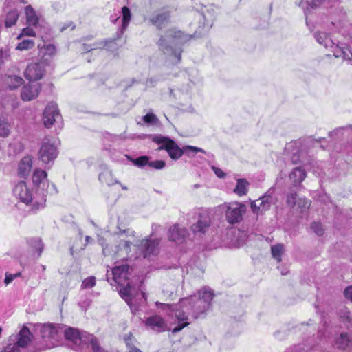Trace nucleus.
Instances as JSON below:
<instances>
[{"mask_svg": "<svg viewBox=\"0 0 352 352\" xmlns=\"http://www.w3.org/2000/svg\"><path fill=\"white\" fill-rule=\"evenodd\" d=\"M213 297L212 290L208 287H204L198 292L197 295L181 299L177 305H174L175 316L178 323L173 329L172 333L180 331L189 324V315H192L195 318L205 315L210 309Z\"/></svg>", "mask_w": 352, "mask_h": 352, "instance_id": "f257e3e1", "label": "nucleus"}, {"mask_svg": "<svg viewBox=\"0 0 352 352\" xmlns=\"http://www.w3.org/2000/svg\"><path fill=\"white\" fill-rule=\"evenodd\" d=\"M192 36L176 29H170L162 35L157 42L159 49L170 56H174L179 62L183 52L182 45L192 38Z\"/></svg>", "mask_w": 352, "mask_h": 352, "instance_id": "f03ea898", "label": "nucleus"}, {"mask_svg": "<svg viewBox=\"0 0 352 352\" xmlns=\"http://www.w3.org/2000/svg\"><path fill=\"white\" fill-rule=\"evenodd\" d=\"M129 265H118L112 269L111 274L113 276V280L120 286H123L119 290L120 296L130 307L132 313L135 314L136 312L138 311V307L133 302L132 297L133 295L134 288L131 285V283L127 282L126 285H124V283H123V280H127L129 279Z\"/></svg>", "mask_w": 352, "mask_h": 352, "instance_id": "7ed1b4c3", "label": "nucleus"}, {"mask_svg": "<svg viewBox=\"0 0 352 352\" xmlns=\"http://www.w3.org/2000/svg\"><path fill=\"white\" fill-rule=\"evenodd\" d=\"M64 335L67 340H71L76 345L85 342L91 345L93 351H100L98 341L92 334L87 332L80 333L78 329L69 327L64 331Z\"/></svg>", "mask_w": 352, "mask_h": 352, "instance_id": "20e7f679", "label": "nucleus"}, {"mask_svg": "<svg viewBox=\"0 0 352 352\" xmlns=\"http://www.w3.org/2000/svg\"><path fill=\"white\" fill-rule=\"evenodd\" d=\"M58 155V148L55 142L48 138H45L41 142L38 153V160L50 168Z\"/></svg>", "mask_w": 352, "mask_h": 352, "instance_id": "39448f33", "label": "nucleus"}, {"mask_svg": "<svg viewBox=\"0 0 352 352\" xmlns=\"http://www.w3.org/2000/svg\"><path fill=\"white\" fill-rule=\"evenodd\" d=\"M153 141L160 146L158 150H166L170 157L177 160L182 156V148H180L176 142L168 137L155 135Z\"/></svg>", "mask_w": 352, "mask_h": 352, "instance_id": "423d86ee", "label": "nucleus"}, {"mask_svg": "<svg viewBox=\"0 0 352 352\" xmlns=\"http://www.w3.org/2000/svg\"><path fill=\"white\" fill-rule=\"evenodd\" d=\"M274 192V188H271L259 199L252 201L250 203L252 212L258 216L269 210L271 206L276 202V198L273 196Z\"/></svg>", "mask_w": 352, "mask_h": 352, "instance_id": "0eeeda50", "label": "nucleus"}, {"mask_svg": "<svg viewBox=\"0 0 352 352\" xmlns=\"http://www.w3.org/2000/svg\"><path fill=\"white\" fill-rule=\"evenodd\" d=\"M226 204L225 212L226 221L232 225L238 223L243 220V217L246 212V206L241 202L234 201Z\"/></svg>", "mask_w": 352, "mask_h": 352, "instance_id": "6e6552de", "label": "nucleus"}, {"mask_svg": "<svg viewBox=\"0 0 352 352\" xmlns=\"http://www.w3.org/2000/svg\"><path fill=\"white\" fill-rule=\"evenodd\" d=\"M45 65L44 63H32L27 66L24 75L30 82H34V81L41 79L45 75Z\"/></svg>", "mask_w": 352, "mask_h": 352, "instance_id": "1a4fd4ad", "label": "nucleus"}, {"mask_svg": "<svg viewBox=\"0 0 352 352\" xmlns=\"http://www.w3.org/2000/svg\"><path fill=\"white\" fill-rule=\"evenodd\" d=\"M61 119L57 104L54 102L47 104L43 111V120L45 126L50 128L54 122L61 121Z\"/></svg>", "mask_w": 352, "mask_h": 352, "instance_id": "9d476101", "label": "nucleus"}, {"mask_svg": "<svg viewBox=\"0 0 352 352\" xmlns=\"http://www.w3.org/2000/svg\"><path fill=\"white\" fill-rule=\"evenodd\" d=\"M41 336L46 341L57 340L62 333V329L59 324H43L38 325Z\"/></svg>", "mask_w": 352, "mask_h": 352, "instance_id": "9b49d317", "label": "nucleus"}, {"mask_svg": "<svg viewBox=\"0 0 352 352\" xmlns=\"http://www.w3.org/2000/svg\"><path fill=\"white\" fill-rule=\"evenodd\" d=\"M302 142L300 140L292 141L285 147V153L290 155L293 164L304 163L302 152L300 151Z\"/></svg>", "mask_w": 352, "mask_h": 352, "instance_id": "f8f14e48", "label": "nucleus"}, {"mask_svg": "<svg viewBox=\"0 0 352 352\" xmlns=\"http://www.w3.org/2000/svg\"><path fill=\"white\" fill-rule=\"evenodd\" d=\"M210 225V217L206 214H200L197 221L191 226L190 230L195 236L201 237L209 230Z\"/></svg>", "mask_w": 352, "mask_h": 352, "instance_id": "ddd939ff", "label": "nucleus"}, {"mask_svg": "<svg viewBox=\"0 0 352 352\" xmlns=\"http://www.w3.org/2000/svg\"><path fill=\"white\" fill-rule=\"evenodd\" d=\"M13 193L16 197L25 204H28L32 201V190L23 181H21L15 185Z\"/></svg>", "mask_w": 352, "mask_h": 352, "instance_id": "4468645a", "label": "nucleus"}, {"mask_svg": "<svg viewBox=\"0 0 352 352\" xmlns=\"http://www.w3.org/2000/svg\"><path fill=\"white\" fill-rule=\"evenodd\" d=\"M41 90V85L38 82H30L23 87L21 97L23 101H31L36 99Z\"/></svg>", "mask_w": 352, "mask_h": 352, "instance_id": "2eb2a0df", "label": "nucleus"}, {"mask_svg": "<svg viewBox=\"0 0 352 352\" xmlns=\"http://www.w3.org/2000/svg\"><path fill=\"white\" fill-rule=\"evenodd\" d=\"M189 237L190 233L185 227L175 224L169 229L168 238L176 243H182Z\"/></svg>", "mask_w": 352, "mask_h": 352, "instance_id": "dca6fc26", "label": "nucleus"}, {"mask_svg": "<svg viewBox=\"0 0 352 352\" xmlns=\"http://www.w3.org/2000/svg\"><path fill=\"white\" fill-rule=\"evenodd\" d=\"M158 239H144L141 241L140 246L144 258L155 255L158 252Z\"/></svg>", "mask_w": 352, "mask_h": 352, "instance_id": "f3484780", "label": "nucleus"}, {"mask_svg": "<svg viewBox=\"0 0 352 352\" xmlns=\"http://www.w3.org/2000/svg\"><path fill=\"white\" fill-rule=\"evenodd\" d=\"M32 338V333L29 329L26 327H23L19 333L15 336V339L17 340L14 344H11V347H14L15 349L19 350L21 352L20 348H24L30 342Z\"/></svg>", "mask_w": 352, "mask_h": 352, "instance_id": "a211bd4d", "label": "nucleus"}, {"mask_svg": "<svg viewBox=\"0 0 352 352\" xmlns=\"http://www.w3.org/2000/svg\"><path fill=\"white\" fill-rule=\"evenodd\" d=\"M170 12L168 11H160L153 14L150 18V22L159 29H162L169 22Z\"/></svg>", "mask_w": 352, "mask_h": 352, "instance_id": "6ab92c4d", "label": "nucleus"}, {"mask_svg": "<svg viewBox=\"0 0 352 352\" xmlns=\"http://www.w3.org/2000/svg\"><path fill=\"white\" fill-rule=\"evenodd\" d=\"M328 49L333 52V56L336 58L352 60V52L347 47L341 46L334 41L333 46Z\"/></svg>", "mask_w": 352, "mask_h": 352, "instance_id": "aec40b11", "label": "nucleus"}, {"mask_svg": "<svg viewBox=\"0 0 352 352\" xmlns=\"http://www.w3.org/2000/svg\"><path fill=\"white\" fill-rule=\"evenodd\" d=\"M145 324L157 332L165 331L166 326L164 320L157 315L148 317L145 321Z\"/></svg>", "mask_w": 352, "mask_h": 352, "instance_id": "412c9836", "label": "nucleus"}, {"mask_svg": "<svg viewBox=\"0 0 352 352\" xmlns=\"http://www.w3.org/2000/svg\"><path fill=\"white\" fill-rule=\"evenodd\" d=\"M32 168V157L30 155L23 157L19 163L18 174L21 177L26 178Z\"/></svg>", "mask_w": 352, "mask_h": 352, "instance_id": "4be33fe9", "label": "nucleus"}, {"mask_svg": "<svg viewBox=\"0 0 352 352\" xmlns=\"http://www.w3.org/2000/svg\"><path fill=\"white\" fill-rule=\"evenodd\" d=\"M314 36L316 41L326 49L332 47L334 43L331 34L323 31L316 32Z\"/></svg>", "mask_w": 352, "mask_h": 352, "instance_id": "5701e85b", "label": "nucleus"}, {"mask_svg": "<svg viewBox=\"0 0 352 352\" xmlns=\"http://www.w3.org/2000/svg\"><path fill=\"white\" fill-rule=\"evenodd\" d=\"M337 348L342 350L352 348V338L348 333H342L335 340Z\"/></svg>", "mask_w": 352, "mask_h": 352, "instance_id": "b1692460", "label": "nucleus"}, {"mask_svg": "<svg viewBox=\"0 0 352 352\" xmlns=\"http://www.w3.org/2000/svg\"><path fill=\"white\" fill-rule=\"evenodd\" d=\"M305 171L300 167H296L294 168L289 176V179L295 186L300 184V183L305 179Z\"/></svg>", "mask_w": 352, "mask_h": 352, "instance_id": "393cba45", "label": "nucleus"}, {"mask_svg": "<svg viewBox=\"0 0 352 352\" xmlns=\"http://www.w3.org/2000/svg\"><path fill=\"white\" fill-rule=\"evenodd\" d=\"M122 24L121 28L118 32V36L117 37L119 38L124 32L126 30L129 21H131V13L130 9L124 6L122 9Z\"/></svg>", "mask_w": 352, "mask_h": 352, "instance_id": "a878e982", "label": "nucleus"}, {"mask_svg": "<svg viewBox=\"0 0 352 352\" xmlns=\"http://www.w3.org/2000/svg\"><path fill=\"white\" fill-rule=\"evenodd\" d=\"M47 174L46 171L41 170L40 168H36L33 173L32 175V182L33 184L38 186L41 187V185L45 186V182L47 180Z\"/></svg>", "mask_w": 352, "mask_h": 352, "instance_id": "bb28decb", "label": "nucleus"}, {"mask_svg": "<svg viewBox=\"0 0 352 352\" xmlns=\"http://www.w3.org/2000/svg\"><path fill=\"white\" fill-rule=\"evenodd\" d=\"M98 179L101 183L108 186L118 183V181L113 178L111 171L107 168H104L99 174Z\"/></svg>", "mask_w": 352, "mask_h": 352, "instance_id": "cd10ccee", "label": "nucleus"}, {"mask_svg": "<svg viewBox=\"0 0 352 352\" xmlns=\"http://www.w3.org/2000/svg\"><path fill=\"white\" fill-rule=\"evenodd\" d=\"M26 15L27 24L29 26L36 27L38 23V17L36 12L31 6H28L25 8Z\"/></svg>", "mask_w": 352, "mask_h": 352, "instance_id": "c85d7f7f", "label": "nucleus"}, {"mask_svg": "<svg viewBox=\"0 0 352 352\" xmlns=\"http://www.w3.org/2000/svg\"><path fill=\"white\" fill-rule=\"evenodd\" d=\"M24 149L23 144L19 140H14L8 146V156H14L21 153Z\"/></svg>", "mask_w": 352, "mask_h": 352, "instance_id": "c756f323", "label": "nucleus"}, {"mask_svg": "<svg viewBox=\"0 0 352 352\" xmlns=\"http://www.w3.org/2000/svg\"><path fill=\"white\" fill-rule=\"evenodd\" d=\"M340 321L347 328L352 327V313L346 307L340 310Z\"/></svg>", "mask_w": 352, "mask_h": 352, "instance_id": "7c9ffc66", "label": "nucleus"}, {"mask_svg": "<svg viewBox=\"0 0 352 352\" xmlns=\"http://www.w3.org/2000/svg\"><path fill=\"white\" fill-rule=\"evenodd\" d=\"M249 182L245 179H239L237 180L236 185L234 192L239 196L245 195L248 192Z\"/></svg>", "mask_w": 352, "mask_h": 352, "instance_id": "2f4dec72", "label": "nucleus"}, {"mask_svg": "<svg viewBox=\"0 0 352 352\" xmlns=\"http://www.w3.org/2000/svg\"><path fill=\"white\" fill-rule=\"evenodd\" d=\"M5 80L10 89L19 87L23 82V79L18 76H8Z\"/></svg>", "mask_w": 352, "mask_h": 352, "instance_id": "473e14b6", "label": "nucleus"}, {"mask_svg": "<svg viewBox=\"0 0 352 352\" xmlns=\"http://www.w3.org/2000/svg\"><path fill=\"white\" fill-rule=\"evenodd\" d=\"M19 14L17 10H11L6 16L5 26L8 28L14 25L19 19Z\"/></svg>", "mask_w": 352, "mask_h": 352, "instance_id": "72a5a7b5", "label": "nucleus"}, {"mask_svg": "<svg viewBox=\"0 0 352 352\" xmlns=\"http://www.w3.org/2000/svg\"><path fill=\"white\" fill-rule=\"evenodd\" d=\"M199 152L206 153V151L204 149L199 147L189 145L184 146L182 147V155L184 154L190 157H194Z\"/></svg>", "mask_w": 352, "mask_h": 352, "instance_id": "f704fd0d", "label": "nucleus"}, {"mask_svg": "<svg viewBox=\"0 0 352 352\" xmlns=\"http://www.w3.org/2000/svg\"><path fill=\"white\" fill-rule=\"evenodd\" d=\"M29 245L38 252V256H40L43 250V243L39 238H34L28 240Z\"/></svg>", "mask_w": 352, "mask_h": 352, "instance_id": "c9c22d12", "label": "nucleus"}, {"mask_svg": "<svg viewBox=\"0 0 352 352\" xmlns=\"http://www.w3.org/2000/svg\"><path fill=\"white\" fill-rule=\"evenodd\" d=\"M10 132V125L6 118H0V137H7Z\"/></svg>", "mask_w": 352, "mask_h": 352, "instance_id": "e433bc0d", "label": "nucleus"}, {"mask_svg": "<svg viewBox=\"0 0 352 352\" xmlns=\"http://www.w3.org/2000/svg\"><path fill=\"white\" fill-rule=\"evenodd\" d=\"M284 250V245L283 244H277L272 246L271 251L272 255L278 262L281 261V256Z\"/></svg>", "mask_w": 352, "mask_h": 352, "instance_id": "4c0bfd02", "label": "nucleus"}, {"mask_svg": "<svg viewBox=\"0 0 352 352\" xmlns=\"http://www.w3.org/2000/svg\"><path fill=\"white\" fill-rule=\"evenodd\" d=\"M126 157L136 166L143 167L146 165L148 166L149 157L148 156H141L136 159H133L129 155Z\"/></svg>", "mask_w": 352, "mask_h": 352, "instance_id": "58836bf2", "label": "nucleus"}, {"mask_svg": "<svg viewBox=\"0 0 352 352\" xmlns=\"http://www.w3.org/2000/svg\"><path fill=\"white\" fill-rule=\"evenodd\" d=\"M34 46V42L32 39H25L20 42L16 49L19 50H27L32 49Z\"/></svg>", "mask_w": 352, "mask_h": 352, "instance_id": "ea45409f", "label": "nucleus"}, {"mask_svg": "<svg viewBox=\"0 0 352 352\" xmlns=\"http://www.w3.org/2000/svg\"><path fill=\"white\" fill-rule=\"evenodd\" d=\"M131 243L130 241L121 240L117 246L118 252L123 251L125 254L128 255L131 251Z\"/></svg>", "mask_w": 352, "mask_h": 352, "instance_id": "a19ab883", "label": "nucleus"}, {"mask_svg": "<svg viewBox=\"0 0 352 352\" xmlns=\"http://www.w3.org/2000/svg\"><path fill=\"white\" fill-rule=\"evenodd\" d=\"M117 39H118V37L113 39H107L94 43L91 45L92 50L96 49H103L104 47L107 46L108 43L115 42Z\"/></svg>", "mask_w": 352, "mask_h": 352, "instance_id": "79ce46f5", "label": "nucleus"}, {"mask_svg": "<svg viewBox=\"0 0 352 352\" xmlns=\"http://www.w3.org/2000/svg\"><path fill=\"white\" fill-rule=\"evenodd\" d=\"M297 196L296 192L290 190V192L287 195V205L292 208L294 207L296 204Z\"/></svg>", "mask_w": 352, "mask_h": 352, "instance_id": "37998d69", "label": "nucleus"}, {"mask_svg": "<svg viewBox=\"0 0 352 352\" xmlns=\"http://www.w3.org/2000/svg\"><path fill=\"white\" fill-rule=\"evenodd\" d=\"M96 285V278L94 276H89L85 278L81 285L82 289L91 288Z\"/></svg>", "mask_w": 352, "mask_h": 352, "instance_id": "c03bdc74", "label": "nucleus"}, {"mask_svg": "<svg viewBox=\"0 0 352 352\" xmlns=\"http://www.w3.org/2000/svg\"><path fill=\"white\" fill-rule=\"evenodd\" d=\"M142 120L145 123L148 124H155L159 121L157 116L152 113H147L146 116H143Z\"/></svg>", "mask_w": 352, "mask_h": 352, "instance_id": "a18cd8bd", "label": "nucleus"}, {"mask_svg": "<svg viewBox=\"0 0 352 352\" xmlns=\"http://www.w3.org/2000/svg\"><path fill=\"white\" fill-rule=\"evenodd\" d=\"M311 229L318 235L322 236L324 234V228L320 223L314 222L311 224Z\"/></svg>", "mask_w": 352, "mask_h": 352, "instance_id": "49530a36", "label": "nucleus"}, {"mask_svg": "<svg viewBox=\"0 0 352 352\" xmlns=\"http://www.w3.org/2000/svg\"><path fill=\"white\" fill-rule=\"evenodd\" d=\"M166 166V163L163 160H156L153 162H148V166L157 170H162Z\"/></svg>", "mask_w": 352, "mask_h": 352, "instance_id": "de8ad7c7", "label": "nucleus"}, {"mask_svg": "<svg viewBox=\"0 0 352 352\" xmlns=\"http://www.w3.org/2000/svg\"><path fill=\"white\" fill-rule=\"evenodd\" d=\"M309 6L317 8L320 6L324 0H305Z\"/></svg>", "mask_w": 352, "mask_h": 352, "instance_id": "09e8293b", "label": "nucleus"}, {"mask_svg": "<svg viewBox=\"0 0 352 352\" xmlns=\"http://www.w3.org/2000/svg\"><path fill=\"white\" fill-rule=\"evenodd\" d=\"M344 296L346 298L352 302V285L348 286L344 290Z\"/></svg>", "mask_w": 352, "mask_h": 352, "instance_id": "8fccbe9b", "label": "nucleus"}, {"mask_svg": "<svg viewBox=\"0 0 352 352\" xmlns=\"http://www.w3.org/2000/svg\"><path fill=\"white\" fill-rule=\"evenodd\" d=\"M212 169L219 178H224L226 177V173L221 168L212 166Z\"/></svg>", "mask_w": 352, "mask_h": 352, "instance_id": "3c124183", "label": "nucleus"}, {"mask_svg": "<svg viewBox=\"0 0 352 352\" xmlns=\"http://www.w3.org/2000/svg\"><path fill=\"white\" fill-rule=\"evenodd\" d=\"M20 275V273L16 274H6V278L4 280V283L6 285H8L16 277L19 276Z\"/></svg>", "mask_w": 352, "mask_h": 352, "instance_id": "603ef678", "label": "nucleus"}, {"mask_svg": "<svg viewBox=\"0 0 352 352\" xmlns=\"http://www.w3.org/2000/svg\"><path fill=\"white\" fill-rule=\"evenodd\" d=\"M160 79L156 77H151L146 80V85L147 86H154V85L158 82Z\"/></svg>", "mask_w": 352, "mask_h": 352, "instance_id": "864d4df0", "label": "nucleus"}, {"mask_svg": "<svg viewBox=\"0 0 352 352\" xmlns=\"http://www.w3.org/2000/svg\"><path fill=\"white\" fill-rule=\"evenodd\" d=\"M56 52V47L53 45H48L46 47V53L49 54L50 55H53L55 54Z\"/></svg>", "mask_w": 352, "mask_h": 352, "instance_id": "5fc2aeb1", "label": "nucleus"}, {"mask_svg": "<svg viewBox=\"0 0 352 352\" xmlns=\"http://www.w3.org/2000/svg\"><path fill=\"white\" fill-rule=\"evenodd\" d=\"M23 34L28 36H34L35 33L32 29L24 28L23 30Z\"/></svg>", "mask_w": 352, "mask_h": 352, "instance_id": "6e6d98bb", "label": "nucleus"}, {"mask_svg": "<svg viewBox=\"0 0 352 352\" xmlns=\"http://www.w3.org/2000/svg\"><path fill=\"white\" fill-rule=\"evenodd\" d=\"M4 352H20V351L19 350L15 349L14 347H11V344H9L5 349Z\"/></svg>", "mask_w": 352, "mask_h": 352, "instance_id": "4d7b16f0", "label": "nucleus"}, {"mask_svg": "<svg viewBox=\"0 0 352 352\" xmlns=\"http://www.w3.org/2000/svg\"><path fill=\"white\" fill-rule=\"evenodd\" d=\"M82 50L85 52H89L92 50L91 45L88 44H82Z\"/></svg>", "mask_w": 352, "mask_h": 352, "instance_id": "13d9d810", "label": "nucleus"}, {"mask_svg": "<svg viewBox=\"0 0 352 352\" xmlns=\"http://www.w3.org/2000/svg\"><path fill=\"white\" fill-rule=\"evenodd\" d=\"M72 26V29H74V25H73V23L72 22H69L66 24H65L61 28H60V31L63 32L65 30H66L67 28H69Z\"/></svg>", "mask_w": 352, "mask_h": 352, "instance_id": "bf43d9fd", "label": "nucleus"}, {"mask_svg": "<svg viewBox=\"0 0 352 352\" xmlns=\"http://www.w3.org/2000/svg\"><path fill=\"white\" fill-rule=\"evenodd\" d=\"M321 24H324V28H330L331 26H333L334 25V23L333 21H330L329 23L328 22H319Z\"/></svg>", "mask_w": 352, "mask_h": 352, "instance_id": "052dcab7", "label": "nucleus"}, {"mask_svg": "<svg viewBox=\"0 0 352 352\" xmlns=\"http://www.w3.org/2000/svg\"><path fill=\"white\" fill-rule=\"evenodd\" d=\"M130 352H142V351L135 346H131L130 348Z\"/></svg>", "mask_w": 352, "mask_h": 352, "instance_id": "680f3d73", "label": "nucleus"}, {"mask_svg": "<svg viewBox=\"0 0 352 352\" xmlns=\"http://www.w3.org/2000/svg\"><path fill=\"white\" fill-rule=\"evenodd\" d=\"M118 229H119V234H125V233H128L129 232V230H122L120 228V227L118 226Z\"/></svg>", "mask_w": 352, "mask_h": 352, "instance_id": "e2e57ef3", "label": "nucleus"}, {"mask_svg": "<svg viewBox=\"0 0 352 352\" xmlns=\"http://www.w3.org/2000/svg\"><path fill=\"white\" fill-rule=\"evenodd\" d=\"M344 129V128H340V129H336V130H335V131H331V132L329 133V136L332 137L334 134H336V133H337V131H338L341 130V129Z\"/></svg>", "mask_w": 352, "mask_h": 352, "instance_id": "0e129e2a", "label": "nucleus"}, {"mask_svg": "<svg viewBox=\"0 0 352 352\" xmlns=\"http://www.w3.org/2000/svg\"><path fill=\"white\" fill-rule=\"evenodd\" d=\"M200 186H201V185H199V184H194V185L192 186V188H193L194 189H197V188H199Z\"/></svg>", "mask_w": 352, "mask_h": 352, "instance_id": "69168bd1", "label": "nucleus"}, {"mask_svg": "<svg viewBox=\"0 0 352 352\" xmlns=\"http://www.w3.org/2000/svg\"><path fill=\"white\" fill-rule=\"evenodd\" d=\"M34 209H39L40 206L38 204H34L33 206Z\"/></svg>", "mask_w": 352, "mask_h": 352, "instance_id": "338daca9", "label": "nucleus"}, {"mask_svg": "<svg viewBox=\"0 0 352 352\" xmlns=\"http://www.w3.org/2000/svg\"><path fill=\"white\" fill-rule=\"evenodd\" d=\"M91 238L89 236H87L85 239H86V241L88 242Z\"/></svg>", "mask_w": 352, "mask_h": 352, "instance_id": "774afa93", "label": "nucleus"}]
</instances>
